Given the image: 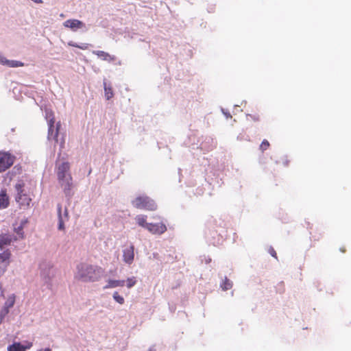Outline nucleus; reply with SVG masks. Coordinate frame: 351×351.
I'll use <instances>...</instances> for the list:
<instances>
[{
	"label": "nucleus",
	"mask_w": 351,
	"mask_h": 351,
	"mask_svg": "<svg viewBox=\"0 0 351 351\" xmlns=\"http://www.w3.org/2000/svg\"><path fill=\"white\" fill-rule=\"evenodd\" d=\"M69 170L70 164L68 162H63L57 169L58 179L66 196L71 195L73 186V178L69 173Z\"/></svg>",
	"instance_id": "obj_1"
},
{
	"label": "nucleus",
	"mask_w": 351,
	"mask_h": 351,
	"mask_svg": "<svg viewBox=\"0 0 351 351\" xmlns=\"http://www.w3.org/2000/svg\"><path fill=\"white\" fill-rule=\"evenodd\" d=\"M104 270L101 267L91 265H82L78 269V275L84 282H95L99 280Z\"/></svg>",
	"instance_id": "obj_2"
},
{
	"label": "nucleus",
	"mask_w": 351,
	"mask_h": 351,
	"mask_svg": "<svg viewBox=\"0 0 351 351\" xmlns=\"http://www.w3.org/2000/svg\"><path fill=\"white\" fill-rule=\"evenodd\" d=\"M133 206L137 209L154 211L157 209L156 202L148 196H138L132 202Z\"/></svg>",
	"instance_id": "obj_3"
},
{
	"label": "nucleus",
	"mask_w": 351,
	"mask_h": 351,
	"mask_svg": "<svg viewBox=\"0 0 351 351\" xmlns=\"http://www.w3.org/2000/svg\"><path fill=\"white\" fill-rule=\"evenodd\" d=\"M24 186L25 184L22 182L15 184L14 187L17 193L15 199L21 207L27 208L32 202V199L28 194L24 193Z\"/></svg>",
	"instance_id": "obj_4"
},
{
	"label": "nucleus",
	"mask_w": 351,
	"mask_h": 351,
	"mask_svg": "<svg viewBox=\"0 0 351 351\" xmlns=\"http://www.w3.org/2000/svg\"><path fill=\"white\" fill-rule=\"evenodd\" d=\"M16 157L5 152L0 151V173L5 171L10 167H11Z\"/></svg>",
	"instance_id": "obj_5"
},
{
	"label": "nucleus",
	"mask_w": 351,
	"mask_h": 351,
	"mask_svg": "<svg viewBox=\"0 0 351 351\" xmlns=\"http://www.w3.org/2000/svg\"><path fill=\"white\" fill-rule=\"evenodd\" d=\"M147 230L153 234H162L167 231V227L163 223H149Z\"/></svg>",
	"instance_id": "obj_6"
},
{
	"label": "nucleus",
	"mask_w": 351,
	"mask_h": 351,
	"mask_svg": "<svg viewBox=\"0 0 351 351\" xmlns=\"http://www.w3.org/2000/svg\"><path fill=\"white\" fill-rule=\"evenodd\" d=\"M134 259V246L130 245L123 250V260L128 265H131Z\"/></svg>",
	"instance_id": "obj_7"
},
{
	"label": "nucleus",
	"mask_w": 351,
	"mask_h": 351,
	"mask_svg": "<svg viewBox=\"0 0 351 351\" xmlns=\"http://www.w3.org/2000/svg\"><path fill=\"white\" fill-rule=\"evenodd\" d=\"M58 229L60 230H64V223L69 220L68 210L66 208L64 212L62 213V206L61 204L58 205Z\"/></svg>",
	"instance_id": "obj_8"
},
{
	"label": "nucleus",
	"mask_w": 351,
	"mask_h": 351,
	"mask_svg": "<svg viewBox=\"0 0 351 351\" xmlns=\"http://www.w3.org/2000/svg\"><path fill=\"white\" fill-rule=\"evenodd\" d=\"M11 257V252L9 250H6L0 254V267H3L2 272H5L7 267L10 265V259Z\"/></svg>",
	"instance_id": "obj_9"
},
{
	"label": "nucleus",
	"mask_w": 351,
	"mask_h": 351,
	"mask_svg": "<svg viewBox=\"0 0 351 351\" xmlns=\"http://www.w3.org/2000/svg\"><path fill=\"white\" fill-rule=\"evenodd\" d=\"M63 25L65 27L69 28L73 31H76L78 29H81L84 27V24L80 20L77 19H69L64 21Z\"/></svg>",
	"instance_id": "obj_10"
},
{
	"label": "nucleus",
	"mask_w": 351,
	"mask_h": 351,
	"mask_svg": "<svg viewBox=\"0 0 351 351\" xmlns=\"http://www.w3.org/2000/svg\"><path fill=\"white\" fill-rule=\"evenodd\" d=\"M32 342H25V345H22L19 342H15L8 347V351H26L32 347Z\"/></svg>",
	"instance_id": "obj_11"
},
{
	"label": "nucleus",
	"mask_w": 351,
	"mask_h": 351,
	"mask_svg": "<svg viewBox=\"0 0 351 351\" xmlns=\"http://www.w3.org/2000/svg\"><path fill=\"white\" fill-rule=\"evenodd\" d=\"M61 124L60 122H58L55 127H49L48 128V138L53 139L56 143L58 142V137L59 134V130L60 128Z\"/></svg>",
	"instance_id": "obj_12"
},
{
	"label": "nucleus",
	"mask_w": 351,
	"mask_h": 351,
	"mask_svg": "<svg viewBox=\"0 0 351 351\" xmlns=\"http://www.w3.org/2000/svg\"><path fill=\"white\" fill-rule=\"evenodd\" d=\"M93 53L103 60L113 62L116 60L115 56L110 55L104 51H93Z\"/></svg>",
	"instance_id": "obj_13"
},
{
	"label": "nucleus",
	"mask_w": 351,
	"mask_h": 351,
	"mask_svg": "<svg viewBox=\"0 0 351 351\" xmlns=\"http://www.w3.org/2000/svg\"><path fill=\"white\" fill-rule=\"evenodd\" d=\"M27 223V219H23L19 226L14 227V232L19 237V239H23L25 237V234L23 232V228L25 226Z\"/></svg>",
	"instance_id": "obj_14"
},
{
	"label": "nucleus",
	"mask_w": 351,
	"mask_h": 351,
	"mask_svg": "<svg viewBox=\"0 0 351 351\" xmlns=\"http://www.w3.org/2000/svg\"><path fill=\"white\" fill-rule=\"evenodd\" d=\"M136 223L145 229H147L149 223L147 222V216L144 215H138L135 217Z\"/></svg>",
	"instance_id": "obj_15"
},
{
	"label": "nucleus",
	"mask_w": 351,
	"mask_h": 351,
	"mask_svg": "<svg viewBox=\"0 0 351 351\" xmlns=\"http://www.w3.org/2000/svg\"><path fill=\"white\" fill-rule=\"evenodd\" d=\"M12 241V238L8 234H0V248L2 249L4 246L10 245Z\"/></svg>",
	"instance_id": "obj_16"
},
{
	"label": "nucleus",
	"mask_w": 351,
	"mask_h": 351,
	"mask_svg": "<svg viewBox=\"0 0 351 351\" xmlns=\"http://www.w3.org/2000/svg\"><path fill=\"white\" fill-rule=\"evenodd\" d=\"M125 285L124 280H109L108 281V284L104 287V289H111L115 288L117 287H123Z\"/></svg>",
	"instance_id": "obj_17"
},
{
	"label": "nucleus",
	"mask_w": 351,
	"mask_h": 351,
	"mask_svg": "<svg viewBox=\"0 0 351 351\" xmlns=\"http://www.w3.org/2000/svg\"><path fill=\"white\" fill-rule=\"evenodd\" d=\"M9 205V198L6 194L5 191H2L0 193V208H5Z\"/></svg>",
	"instance_id": "obj_18"
},
{
	"label": "nucleus",
	"mask_w": 351,
	"mask_h": 351,
	"mask_svg": "<svg viewBox=\"0 0 351 351\" xmlns=\"http://www.w3.org/2000/svg\"><path fill=\"white\" fill-rule=\"evenodd\" d=\"M105 97L107 100H109L114 96L112 88L111 86H108L106 82H104Z\"/></svg>",
	"instance_id": "obj_19"
},
{
	"label": "nucleus",
	"mask_w": 351,
	"mask_h": 351,
	"mask_svg": "<svg viewBox=\"0 0 351 351\" xmlns=\"http://www.w3.org/2000/svg\"><path fill=\"white\" fill-rule=\"evenodd\" d=\"M46 119L48 123V127H55V117L53 112H47Z\"/></svg>",
	"instance_id": "obj_20"
},
{
	"label": "nucleus",
	"mask_w": 351,
	"mask_h": 351,
	"mask_svg": "<svg viewBox=\"0 0 351 351\" xmlns=\"http://www.w3.org/2000/svg\"><path fill=\"white\" fill-rule=\"evenodd\" d=\"M15 302V295L14 294L10 295L7 299V301L5 303L3 308H7L9 311L10 308H12Z\"/></svg>",
	"instance_id": "obj_21"
},
{
	"label": "nucleus",
	"mask_w": 351,
	"mask_h": 351,
	"mask_svg": "<svg viewBox=\"0 0 351 351\" xmlns=\"http://www.w3.org/2000/svg\"><path fill=\"white\" fill-rule=\"evenodd\" d=\"M5 65L10 67L23 66L24 64L20 61L5 60Z\"/></svg>",
	"instance_id": "obj_22"
},
{
	"label": "nucleus",
	"mask_w": 351,
	"mask_h": 351,
	"mask_svg": "<svg viewBox=\"0 0 351 351\" xmlns=\"http://www.w3.org/2000/svg\"><path fill=\"white\" fill-rule=\"evenodd\" d=\"M68 45L69 46L77 47V48L81 49L82 50L88 49L89 46L90 45H89L88 43H82L81 45H78V44H77L75 43H73V41L69 42Z\"/></svg>",
	"instance_id": "obj_23"
},
{
	"label": "nucleus",
	"mask_w": 351,
	"mask_h": 351,
	"mask_svg": "<svg viewBox=\"0 0 351 351\" xmlns=\"http://www.w3.org/2000/svg\"><path fill=\"white\" fill-rule=\"evenodd\" d=\"M112 296H113L114 300L119 304H123L124 303V302H125L124 298L121 295H120L117 291H115L113 293Z\"/></svg>",
	"instance_id": "obj_24"
},
{
	"label": "nucleus",
	"mask_w": 351,
	"mask_h": 351,
	"mask_svg": "<svg viewBox=\"0 0 351 351\" xmlns=\"http://www.w3.org/2000/svg\"><path fill=\"white\" fill-rule=\"evenodd\" d=\"M126 282H127L126 286L128 288L130 289L136 285V280L135 277H132V278H128L127 279Z\"/></svg>",
	"instance_id": "obj_25"
},
{
	"label": "nucleus",
	"mask_w": 351,
	"mask_h": 351,
	"mask_svg": "<svg viewBox=\"0 0 351 351\" xmlns=\"http://www.w3.org/2000/svg\"><path fill=\"white\" fill-rule=\"evenodd\" d=\"M9 313V311L7 308H3L0 311V318L3 320L5 315H7Z\"/></svg>",
	"instance_id": "obj_26"
},
{
	"label": "nucleus",
	"mask_w": 351,
	"mask_h": 351,
	"mask_svg": "<svg viewBox=\"0 0 351 351\" xmlns=\"http://www.w3.org/2000/svg\"><path fill=\"white\" fill-rule=\"evenodd\" d=\"M5 60H7L5 58L0 56V62L3 64H5V62H4Z\"/></svg>",
	"instance_id": "obj_27"
},
{
	"label": "nucleus",
	"mask_w": 351,
	"mask_h": 351,
	"mask_svg": "<svg viewBox=\"0 0 351 351\" xmlns=\"http://www.w3.org/2000/svg\"><path fill=\"white\" fill-rule=\"evenodd\" d=\"M35 3H43V1L42 0H32Z\"/></svg>",
	"instance_id": "obj_28"
},
{
	"label": "nucleus",
	"mask_w": 351,
	"mask_h": 351,
	"mask_svg": "<svg viewBox=\"0 0 351 351\" xmlns=\"http://www.w3.org/2000/svg\"><path fill=\"white\" fill-rule=\"evenodd\" d=\"M148 351H156V349L154 347H151Z\"/></svg>",
	"instance_id": "obj_29"
},
{
	"label": "nucleus",
	"mask_w": 351,
	"mask_h": 351,
	"mask_svg": "<svg viewBox=\"0 0 351 351\" xmlns=\"http://www.w3.org/2000/svg\"><path fill=\"white\" fill-rule=\"evenodd\" d=\"M60 16H61V17H64V15L63 14H60Z\"/></svg>",
	"instance_id": "obj_30"
},
{
	"label": "nucleus",
	"mask_w": 351,
	"mask_h": 351,
	"mask_svg": "<svg viewBox=\"0 0 351 351\" xmlns=\"http://www.w3.org/2000/svg\"><path fill=\"white\" fill-rule=\"evenodd\" d=\"M3 319L0 318V324L2 322Z\"/></svg>",
	"instance_id": "obj_31"
}]
</instances>
